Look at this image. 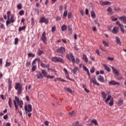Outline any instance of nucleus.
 <instances>
[{"instance_id": "1", "label": "nucleus", "mask_w": 126, "mask_h": 126, "mask_svg": "<svg viewBox=\"0 0 126 126\" xmlns=\"http://www.w3.org/2000/svg\"><path fill=\"white\" fill-rule=\"evenodd\" d=\"M13 103L14 106L17 105L18 104V105L20 106V108H21V109H22L23 107V101L22 100H20L19 97L16 96H15V100H13Z\"/></svg>"}, {"instance_id": "2", "label": "nucleus", "mask_w": 126, "mask_h": 126, "mask_svg": "<svg viewBox=\"0 0 126 126\" xmlns=\"http://www.w3.org/2000/svg\"><path fill=\"white\" fill-rule=\"evenodd\" d=\"M15 89L17 90V95L19 96L22 92V85L19 83H16Z\"/></svg>"}, {"instance_id": "3", "label": "nucleus", "mask_w": 126, "mask_h": 126, "mask_svg": "<svg viewBox=\"0 0 126 126\" xmlns=\"http://www.w3.org/2000/svg\"><path fill=\"white\" fill-rule=\"evenodd\" d=\"M52 62L54 63H64V61L61 57H54L52 58Z\"/></svg>"}, {"instance_id": "4", "label": "nucleus", "mask_w": 126, "mask_h": 126, "mask_svg": "<svg viewBox=\"0 0 126 126\" xmlns=\"http://www.w3.org/2000/svg\"><path fill=\"white\" fill-rule=\"evenodd\" d=\"M15 21L14 20V17L13 16H8L7 18V20L6 21V26H8V25L10 24V23H13Z\"/></svg>"}, {"instance_id": "5", "label": "nucleus", "mask_w": 126, "mask_h": 126, "mask_svg": "<svg viewBox=\"0 0 126 126\" xmlns=\"http://www.w3.org/2000/svg\"><path fill=\"white\" fill-rule=\"evenodd\" d=\"M102 97L103 98V100H105V103H108V101H110L111 100V95H108L107 98V94L105 93V92H103L101 93Z\"/></svg>"}, {"instance_id": "6", "label": "nucleus", "mask_w": 126, "mask_h": 126, "mask_svg": "<svg viewBox=\"0 0 126 126\" xmlns=\"http://www.w3.org/2000/svg\"><path fill=\"white\" fill-rule=\"evenodd\" d=\"M25 111L26 114H28V113H31L32 112V105L31 104H28L25 105Z\"/></svg>"}, {"instance_id": "7", "label": "nucleus", "mask_w": 126, "mask_h": 126, "mask_svg": "<svg viewBox=\"0 0 126 126\" xmlns=\"http://www.w3.org/2000/svg\"><path fill=\"white\" fill-rule=\"evenodd\" d=\"M40 39L43 42L44 45L47 44V37H46V32H44L42 33Z\"/></svg>"}, {"instance_id": "8", "label": "nucleus", "mask_w": 126, "mask_h": 126, "mask_svg": "<svg viewBox=\"0 0 126 126\" xmlns=\"http://www.w3.org/2000/svg\"><path fill=\"white\" fill-rule=\"evenodd\" d=\"M57 52L58 54H62L63 55L65 53V48L63 46H61L57 50Z\"/></svg>"}, {"instance_id": "9", "label": "nucleus", "mask_w": 126, "mask_h": 126, "mask_svg": "<svg viewBox=\"0 0 126 126\" xmlns=\"http://www.w3.org/2000/svg\"><path fill=\"white\" fill-rule=\"evenodd\" d=\"M39 22L40 23H45V24H48L49 23V20L45 17H42L41 18Z\"/></svg>"}, {"instance_id": "10", "label": "nucleus", "mask_w": 126, "mask_h": 126, "mask_svg": "<svg viewBox=\"0 0 126 126\" xmlns=\"http://www.w3.org/2000/svg\"><path fill=\"white\" fill-rule=\"evenodd\" d=\"M116 24L117 25H118V26L120 27L121 31L122 32V33H125V29H124V25L122 24H120V22L119 21H117Z\"/></svg>"}, {"instance_id": "11", "label": "nucleus", "mask_w": 126, "mask_h": 126, "mask_svg": "<svg viewBox=\"0 0 126 126\" xmlns=\"http://www.w3.org/2000/svg\"><path fill=\"white\" fill-rule=\"evenodd\" d=\"M99 3L100 5L104 6V5H109V4H111V2L108 1H103L102 0L99 1Z\"/></svg>"}, {"instance_id": "12", "label": "nucleus", "mask_w": 126, "mask_h": 126, "mask_svg": "<svg viewBox=\"0 0 126 126\" xmlns=\"http://www.w3.org/2000/svg\"><path fill=\"white\" fill-rule=\"evenodd\" d=\"M111 68L112 69V72L114 74H115L116 76H119L120 75L119 70L114 67L113 66H111Z\"/></svg>"}, {"instance_id": "13", "label": "nucleus", "mask_w": 126, "mask_h": 126, "mask_svg": "<svg viewBox=\"0 0 126 126\" xmlns=\"http://www.w3.org/2000/svg\"><path fill=\"white\" fill-rule=\"evenodd\" d=\"M91 83H93L94 84H96V85L99 86L100 84L96 81V78L95 77H94L92 78H91L90 81Z\"/></svg>"}, {"instance_id": "14", "label": "nucleus", "mask_w": 126, "mask_h": 126, "mask_svg": "<svg viewBox=\"0 0 126 126\" xmlns=\"http://www.w3.org/2000/svg\"><path fill=\"white\" fill-rule=\"evenodd\" d=\"M112 33L113 34H118L119 33V28L115 27L112 30Z\"/></svg>"}, {"instance_id": "15", "label": "nucleus", "mask_w": 126, "mask_h": 126, "mask_svg": "<svg viewBox=\"0 0 126 126\" xmlns=\"http://www.w3.org/2000/svg\"><path fill=\"white\" fill-rule=\"evenodd\" d=\"M123 104H124V100L123 99V98H120L117 102V105L118 106H121L123 105Z\"/></svg>"}, {"instance_id": "16", "label": "nucleus", "mask_w": 126, "mask_h": 126, "mask_svg": "<svg viewBox=\"0 0 126 126\" xmlns=\"http://www.w3.org/2000/svg\"><path fill=\"white\" fill-rule=\"evenodd\" d=\"M97 79V80H98V81H100V82H104V81H105L104 78L101 75L98 76Z\"/></svg>"}, {"instance_id": "17", "label": "nucleus", "mask_w": 126, "mask_h": 126, "mask_svg": "<svg viewBox=\"0 0 126 126\" xmlns=\"http://www.w3.org/2000/svg\"><path fill=\"white\" fill-rule=\"evenodd\" d=\"M64 90H65V91H67V92H68L69 93H70V94H72V93H73L72 90L67 88V87H64Z\"/></svg>"}, {"instance_id": "18", "label": "nucleus", "mask_w": 126, "mask_h": 126, "mask_svg": "<svg viewBox=\"0 0 126 126\" xmlns=\"http://www.w3.org/2000/svg\"><path fill=\"white\" fill-rule=\"evenodd\" d=\"M120 20H122V22L124 24H126V16H122L119 18Z\"/></svg>"}, {"instance_id": "19", "label": "nucleus", "mask_w": 126, "mask_h": 126, "mask_svg": "<svg viewBox=\"0 0 126 126\" xmlns=\"http://www.w3.org/2000/svg\"><path fill=\"white\" fill-rule=\"evenodd\" d=\"M37 78L38 79H43L44 78V76L42 74V73L39 72L38 74L36 75Z\"/></svg>"}, {"instance_id": "20", "label": "nucleus", "mask_w": 126, "mask_h": 126, "mask_svg": "<svg viewBox=\"0 0 126 126\" xmlns=\"http://www.w3.org/2000/svg\"><path fill=\"white\" fill-rule=\"evenodd\" d=\"M116 40V44H118L119 46L122 45V42H121V40H120V38L118 36L115 37Z\"/></svg>"}, {"instance_id": "21", "label": "nucleus", "mask_w": 126, "mask_h": 126, "mask_svg": "<svg viewBox=\"0 0 126 126\" xmlns=\"http://www.w3.org/2000/svg\"><path fill=\"white\" fill-rule=\"evenodd\" d=\"M9 108L11 109L12 108V101L11 100V97H9L8 101Z\"/></svg>"}, {"instance_id": "22", "label": "nucleus", "mask_w": 126, "mask_h": 126, "mask_svg": "<svg viewBox=\"0 0 126 126\" xmlns=\"http://www.w3.org/2000/svg\"><path fill=\"white\" fill-rule=\"evenodd\" d=\"M70 58L73 63H75V59H74V57H73L72 53H70Z\"/></svg>"}, {"instance_id": "23", "label": "nucleus", "mask_w": 126, "mask_h": 126, "mask_svg": "<svg viewBox=\"0 0 126 126\" xmlns=\"http://www.w3.org/2000/svg\"><path fill=\"white\" fill-rule=\"evenodd\" d=\"M111 84L112 85H114V86H117V85L118 86H120V83L117 82H116L115 81H111Z\"/></svg>"}, {"instance_id": "24", "label": "nucleus", "mask_w": 126, "mask_h": 126, "mask_svg": "<svg viewBox=\"0 0 126 126\" xmlns=\"http://www.w3.org/2000/svg\"><path fill=\"white\" fill-rule=\"evenodd\" d=\"M103 66L105 68V70H106V71H108V72H109L110 69L109 67H108V66H107V65L105 64H103Z\"/></svg>"}, {"instance_id": "25", "label": "nucleus", "mask_w": 126, "mask_h": 126, "mask_svg": "<svg viewBox=\"0 0 126 126\" xmlns=\"http://www.w3.org/2000/svg\"><path fill=\"white\" fill-rule=\"evenodd\" d=\"M25 29H26V26H24L22 27H19L18 31H19V32H21L22 31L25 30Z\"/></svg>"}, {"instance_id": "26", "label": "nucleus", "mask_w": 126, "mask_h": 126, "mask_svg": "<svg viewBox=\"0 0 126 126\" xmlns=\"http://www.w3.org/2000/svg\"><path fill=\"white\" fill-rule=\"evenodd\" d=\"M78 70V67H74V68L72 70V72L74 73V74H77L76 71Z\"/></svg>"}, {"instance_id": "27", "label": "nucleus", "mask_w": 126, "mask_h": 126, "mask_svg": "<svg viewBox=\"0 0 126 126\" xmlns=\"http://www.w3.org/2000/svg\"><path fill=\"white\" fill-rule=\"evenodd\" d=\"M41 73L44 75V77H47V72L45 70H41Z\"/></svg>"}, {"instance_id": "28", "label": "nucleus", "mask_w": 126, "mask_h": 126, "mask_svg": "<svg viewBox=\"0 0 126 126\" xmlns=\"http://www.w3.org/2000/svg\"><path fill=\"white\" fill-rule=\"evenodd\" d=\"M83 67L84 70H85V71H87L89 75V77H90V74L89 73V70H88V69H87V67H86V66H83Z\"/></svg>"}, {"instance_id": "29", "label": "nucleus", "mask_w": 126, "mask_h": 126, "mask_svg": "<svg viewBox=\"0 0 126 126\" xmlns=\"http://www.w3.org/2000/svg\"><path fill=\"white\" fill-rule=\"evenodd\" d=\"M68 30L70 34H72V28L70 27V25L68 26Z\"/></svg>"}, {"instance_id": "30", "label": "nucleus", "mask_w": 126, "mask_h": 126, "mask_svg": "<svg viewBox=\"0 0 126 126\" xmlns=\"http://www.w3.org/2000/svg\"><path fill=\"white\" fill-rule=\"evenodd\" d=\"M83 59L86 63H88V59H87V56H86V55L85 54L83 55Z\"/></svg>"}, {"instance_id": "31", "label": "nucleus", "mask_w": 126, "mask_h": 126, "mask_svg": "<svg viewBox=\"0 0 126 126\" xmlns=\"http://www.w3.org/2000/svg\"><path fill=\"white\" fill-rule=\"evenodd\" d=\"M91 123H93V124H94L95 126H98V122H97V121L96 120V119L92 120Z\"/></svg>"}, {"instance_id": "32", "label": "nucleus", "mask_w": 126, "mask_h": 126, "mask_svg": "<svg viewBox=\"0 0 126 126\" xmlns=\"http://www.w3.org/2000/svg\"><path fill=\"white\" fill-rule=\"evenodd\" d=\"M41 67H44V68H45V67H49V64H45L44 63H41Z\"/></svg>"}, {"instance_id": "33", "label": "nucleus", "mask_w": 126, "mask_h": 126, "mask_svg": "<svg viewBox=\"0 0 126 126\" xmlns=\"http://www.w3.org/2000/svg\"><path fill=\"white\" fill-rule=\"evenodd\" d=\"M67 28V27L66 25H63L61 27V29H62V31H64L66 30Z\"/></svg>"}, {"instance_id": "34", "label": "nucleus", "mask_w": 126, "mask_h": 126, "mask_svg": "<svg viewBox=\"0 0 126 126\" xmlns=\"http://www.w3.org/2000/svg\"><path fill=\"white\" fill-rule=\"evenodd\" d=\"M113 10H114V11H120V10H121V8H120L119 7H113V8H112Z\"/></svg>"}, {"instance_id": "35", "label": "nucleus", "mask_w": 126, "mask_h": 126, "mask_svg": "<svg viewBox=\"0 0 126 126\" xmlns=\"http://www.w3.org/2000/svg\"><path fill=\"white\" fill-rule=\"evenodd\" d=\"M28 56L29 58H34V57H35V54L29 53L28 54Z\"/></svg>"}, {"instance_id": "36", "label": "nucleus", "mask_w": 126, "mask_h": 126, "mask_svg": "<svg viewBox=\"0 0 126 126\" xmlns=\"http://www.w3.org/2000/svg\"><path fill=\"white\" fill-rule=\"evenodd\" d=\"M102 43L105 47H109V43H108L106 41H103Z\"/></svg>"}, {"instance_id": "37", "label": "nucleus", "mask_w": 126, "mask_h": 126, "mask_svg": "<svg viewBox=\"0 0 126 126\" xmlns=\"http://www.w3.org/2000/svg\"><path fill=\"white\" fill-rule=\"evenodd\" d=\"M69 116L73 117V116H74V115H75V111H73L72 112H69Z\"/></svg>"}, {"instance_id": "38", "label": "nucleus", "mask_w": 126, "mask_h": 126, "mask_svg": "<svg viewBox=\"0 0 126 126\" xmlns=\"http://www.w3.org/2000/svg\"><path fill=\"white\" fill-rule=\"evenodd\" d=\"M11 64V63H10V62H6V64L5 65V66L6 67H7L8 66H10Z\"/></svg>"}, {"instance_id": "39", "label": "nucleus", "mask_w": 126, "mask_h": 126, "mask_svg": "<svg viewBox=\"0 0 126 126\" xmlns=\"http://www.w3.org/2000/svg\"><path fill=\"white\" fill-rule=\"evenodd\" d=\"M18 43V38L16 37L15 38L14 44L15 45H17Z\"/></svg>"}, {"instance_id": "40", "label": "nucleus", "mask_w": 126, "mask_h": 126, "mask_svg": "<svg viewBox=\"0 0 126 126\" xmlns=\"http://www.w3.org/2000/svg\"><path fill=\"white\" fill-rule=\"evenodd\" d=\"M36 67H37V66H36V65L32 66V72L35 71V70H36Z\"/></svg>"}, {"instance_id": "41", "label": "nucleus", "mask_w": 126, "mask_h": 126, "mask_svg": "<svg viewBox=\"0 0 126 126\" xmlns=\"http://www.w3.org/2000/svg\"><path fill=\"white\" fill-rule=\"evenodd\" d=\"M24 14V11H23V10H21L19 12V14L20 16L23 15Z\"/></svg>"}, {"instance_id": "42", "label": "nucleus", "mask_w": 126, "mask_h": 126, "mask_svg": "<svg viewBox=\"0 0 126 126\" xmlns=\"http://www.w3.org/2000/svg\"><path fill=\"white\" fill-rule=\"evenodd\" d=\"M17 7L18 9H21V8H22V5H21V4H19L17 6Z\"/></svg>"}, {"instance_id": "43", "label": "nucleus", "mask_w": 126, "mask_h": 126, "mask_svg": "<svg viewBox=\"0 0 126 126\" xmlns=\"http://www.w3.org/2000/svg\"><path fill=\"white\" fill-rule=\"evenodd\" d=\"M8 82L9 83V85H11V84H12V81H11V80L10 79V78H9L8 79Z\"/></svg>"}, {"instance_id": "44", "label": "nucleus", "mask_w": 126, "mask_h": 126, "mask_svg": "<svg viewBox=\"0 0 126 126\" xmlns=\"http://www.w3.org/2000/svg\"><path fill=\"white\" fill-rule=\"evenodd\" d=\"M91 16H96V14H95V12L94 11H91Z\"/></svg>"}, {"instance_id": "45", "label": "nucleus", "mask_w": 126, "mask_h": 126, "mask_svg": "<svg viewBox=\"0 0 126 126\" xmlns=\"http://www.w3.org/2000/svg\"><path fill=\"white\" fill-rule=\"evenodd\" d=\"M31 63L30 62H28V61L27 62L26 66H27V67L30 66Z\"/></svg>"}, {"instance_id": "46", "label": "nucleus", "mask_w": 126, "mask_h": 126, "mask_svg": "<svg viewBox=\"0 0 126 126\" xmlns=\"http://www.w3.org/2000/svg\"><path fill=\"white\" fill-rule=\"evenodd\" d=\"M55 76H51V75H47V78H50V79H53V78H54Z\"/></svg>"}, {"instance_id": "47", "label": "nucleus", "mask_w": 126, "mask_h": 126, "mask_svg": "<svg viewBox=\"0 0 126 126\" xmlns=\"http://www.w3.org/2000/svg\"><path fill=\"white\" fill-rule=\"evenodd\" d=\"M59 81H61L62 82H66V81L63 80V79H62L61 78H59Z\"/></svg>"}, {"instance_id": "48", "label": "nucleus", "mask_w": 126, "mask_h": 126, "mask_svg": "<svg viewBox=\"0 0 126 126\" xmlns=\"http://www.w3.org/2000/svg\"><path fill=\"white\" fill-rule=\"evenodd\" d=\"M56 31V26H53L52 28V32H54Z\"/></svg>"}, {"instance_id": "49", "label": "nucleus", "mask_w": 126, "mask_h": 126, "mask_svg": "<svg viewBox=\"0 0 126 126\" xmlns=\"http://www.w3.org/2000/svg\"><path fill=\"white\" fill-rule=\"evenodd\" d=\"M91 73H94V71H95V68L94 67H93L91 69V70H90Z\"/></svg>"}, {"instance_id": "50", "label": "nucleus", "mask_w": 126, "mask_h": 126, "mask_svg": "<svg viewBox=\"0 0 126 126\" xmlns=\"http://www.w3.org/2000/svg\"><path fill=\"white\" fill-rule=\"evenodd\" d=\"M107 11L108 12V13H111V7L108 8Z\"/></svg>"}, {"instance_id": "51", "label": "nucleus", "mask_w": 126, "mask_h": 126, "mask_svg": "<svg viewBox=\"0 0 126 126\" xmlns=\"http://www.w3.org/2000/svg\"><path fill=\"white\" fill-rule=\"evenodd\" d=\"M38 54V56H41V55L43 54V51L39 50Z\"/></svg>"}, {"instance_id": "52", "label": "nucleus", "mask_w": 126, "mask_h": 126, "mask_svg": "<svg viewBox=\"0 0 126 126\" xmlns=\"http://www.w3.org/2000/svg\"><path fill=\"white\" fill-rule=\"evenodd\" d=\"M3 118L4 120H7V118H8V115H7V114H6V115H4Z\"/></svg>"}, {"instance_id": "53", "label": "nucleus", "mask_w": 126, "mask_h": 126, "mask_svg": "<svg viewBox=\"0 0 126 126\" xmlns=\"http://www.w3.org/2000/svg\"><path fill=\"white\" fill-rule=\"evenodd\" d=\"M0 97L2 99V100H5V98L4 97V95L3 94H1Z\"/></svg>"}, {"instance_id": "54", "label": "nucleus", "mask_w": 126, "mask_h": 126, "mask_svg": "<svg viewBox=\"0 0 126 126\" xmlns=\"http://www.w3.org/2000/svg\"><path fill=\"white\" fill-rule=\"evenodd\" d=\"M63 71L65 72V74H67L68 73L67 72V70L65 69V68H63Z\"/></svg>"}, {"instance_id": "55", "label": "nucleus", "mask_w": 126, "mask_h": 126, "mask_svg": "<svg viewBox=\"0 0 126 126\" xmlns=\"http://www.w3.org/2000/svg\"><path fill=\"white\" fill-rule=\"evenodd\" d=\"M63 15V16H66L67 15V11H64Z\"/></svg>"}, {"instance_id": "56", "label": "nucleus", "mask_w": 126, "mask_h": 126, "mask_svg": "<svg viewBox=\"0 0 126 126\" xmlns=\"http://www.w3.org/2000/svg\"><path fill=\"white\" fill-rule=\"evenodd\" d=\"M114 105V100L113 98H111V106H113Z\"/></svg>"}, {"instance_id": "57", "label": "nucleus", "mask_w": 126, "mask_h": 126, "mask_svg": "<svg viewBox=\"0 0 126 126\" xmlns=\"http://www.w3.org/2000/svg\"><path fill=\"white\" fill-rule=\"evenodd\" d=\"M26 100L29 102L30 101V98L28 96V95H27L26 96Z\"/></svg>"}, {"instance_id": "58", "label": "nucleus", "mask_w": 126, "mask_h": 126, "mask_svg": "<svg viewBox=\"0 0 126 126\" xmlns=\"http://www.w3.org/2000/svg\"><path fill=\"white\" fill-rule=\"evenodd\" d=\"M89 12V10H88V9L86 8L85 11V13L86 15L88 14Z\"/></svg>"}, {"instance_id": "59", "label": "nucleus", "mask_w": 126, "mask_h": 126, "mask_svg": "<svg viewBox=\"0 0 126 126\" xmlns=\"http://www.w3.org/2000/svg\"><path fill=\"white\" fill-rule=\"evenodd\" d=\"M11 88H12V86H11V85H9V86H8V91H10L11 90Z\"/></svg>"}, {"instance_id": "60", "label": "nucleus", "mask_w": 126, "mask_h": 126, "mask_svg": "<svg viewBox=\"0 0 126 126\" xmlns=\"http://www.w3.org/2000/svg\"><path fill=\"white\" fill-rule=\"evenodd\" d=\"M80 12L82 16L84 15V12L82 10H80Z\"/></svg>"}, {"instance_id": "61", "label": "nucleus", "mask_w": 126, "mask_h": 126, "mask_svg": "<svg viewBox=\"0 0 126 126\" xmlns=\"http://www.w3.org/2000/svg\"><path fill=\"white\" fill-rule=\"evenodd\" d=\"M79 122L78 121H76L75 122V125L74 126H79Z\"/></svg>"}, {"instance_id": "62", "label": "nucleus", "mask_w": 126, "mask_h": 126, "mask_svg": "<svg viewBox=\"0 0 126 126\" xmlns=\"http://www.w3.org/2000/svg\"><path fill=\"white\" fill-rule=\"evenodd\" d=\"M56 21H59V20H61V17H57L56 18Z\"/></svg>"}, {"instance_id": "63", "label": "nucleus", "mask_w": 126, "mask_h": 126, "mask_svg": "<svg viewBox=\"0 0 126 126\" xmlns=\"http://www.w3.org/2000/svg\"><path fill=\"white\" fill-rule=\"evenodd\" d=\"M31 20H32V25H34V18H32Z\"/></svg>"}, {"instance_id": "64", "label": "nucleus", "mask_w": 126, "mask_h": 126, "mask_svg": "<svg viewBox=\"0 0 126 126\" xmlns=\"http://www.w3.org/2000/svg\"><path fill=\"white\" fill-rule=\"evenodd\" d=\"M76 63H79V59L78 58H76Z\"/></svg>"}]
</instances>
